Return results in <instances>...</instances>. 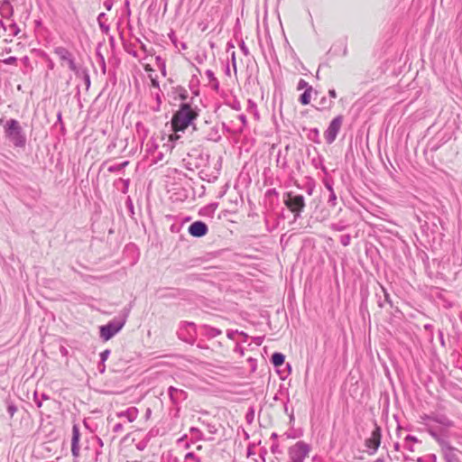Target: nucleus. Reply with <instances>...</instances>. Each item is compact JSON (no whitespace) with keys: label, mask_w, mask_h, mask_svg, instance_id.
Masks as SVG:
<instances>
[{"label":"nucleus","mask_w":462,"mask_h":462,"mask_svg":"<svg viewBox=\"0 0 462 462\" xmlns=\"http://www.w3.org/2000/svg\"><path fill=\"white\" fill-rule=\"evenodd\" d=\"M197 106H192L190 102H181L171 117V125L173 134L170 135L169 140L173 142L180 138L178 133H184L189 126L196 130L195 120L199 116Z\"/></svg>","instance_id":"nucleus-1"},{"label":"nucleus","mask_w":462,"mask_h":462,"mask_svg":"<svg viewBox=\"0 0 462 462\" xmlns=\"http://www.w3.org/2000/svg\"><path fill=\"white\" fill-rule=\"evenodd\" d=\"M132 306L129 304L125 306L119 313L118 317H116L112 320L108 321L106 325L99 327V336L104 341H108L114 337L126 323V320L131 312Z\"/></svg>","instance_id":"nucleus-2"},{"label":"nucleus","mask_w":462,"mask_h":462,"mask_svg":"<svg viewBox=\"0 0 462 462\" xmlns=\"http://www.w3.org/2000/svg\"><path fill=\"white\" fill-rule=\"evenodd\" d=\"M4 134L5 138L14 145V147H25L26 134L16 119L11 118L6 121L4 125Z\"/></svg>","instance_id":"nucleus-3"},{"label":"nucleus","mask_w":462,"mask_h":462,"mask_svg":"<svg viewBox=\"0 0 462 462\" xmlns=\"http://www.w3.org/2000/svg\"><path fill=\"white\" fill-rule=\"evenodd\" d=\"M283 203L287 208L294 215V220L300 217L306 203L305 198L301 194H297L293 191H287L283 194Z\"/></svg>","instance_id":"nucleus-4"},{"label":"nucleus","mask_w":462,"mask_h":462,"mask_svg":"<svg viewBox=\"0 0 462 462\" xmlns=\"http://www.w3.org/2000/svg\"><path fill=\"white\" fill-rule=\"evenodd\" d=\"M425 426L427 432L436 440L440 448H448V444H450L448 440L450 428L436 427L428 422H425Z\"/></svg>","instance_id":"nucleus-5"},{"label":"nucleus","mask_w":462,"mask_h":462,"mask_svg":"<svg viewBox=\"0 0 462 462\" xmlns=\"http://www.w3.org/2000/svg\"><path fill=\"white\" fill-rule=\"evenodd\" d=\"M310 451V447L304 441H298L289 448L291 462H304Z\"/></svg>","instance_id":"nucleus-6"},{"label":"nucleus","mask_w":462,"mask_h":462,"mask_svg":"<svg viewBox=\"0 0 462 462\" xmlns=\"http://www.w3.org/2000/svg\"><path fill=\"white\" fill-rule=\"evenodd\" d=\"M343 116L339 115L334 117L324 132V138L328 144L335 142L343 124Z\"/></svg>","instance_id":"nucleus-7"},{"label":"nucleus","mask_w":462,"mask_h":462,"mask_svg":"<svg viewBox=\"0 0 462 462\" xmlns=\"http://www.w3.org/2000/svg\"><path fill=\"white\" fill-rule=\"evenodd\" d=\"M422 421L428 422L430 424V422H435L439 424V427H446V428H453L454 427V421L451 420L447 415L442 413H430V414H424L420 417Z\"/></svg>","instance_id":"nucleus-8"},{"label":"nucleus","mask_w":462,"mask_h":462,"mask_svg":"<svg viewBox=\"0 0 462 462\" xmlns=\"http://www.w3.org/2000/svg\"><path fill=\"white\" fill-rule=\"evenodd\" d=\"M381 428L375 423L374 429L373 430L371 436L365 439V447L368 448L371 451H369L370 455L374 454L381 444Z\"/></svg>","instance_id":"nucleus-9"},{"label":"nucleus","mask_w":462,"mask_h":462,"mask_svg":"<svg viewBox=\"0 0 462 462\" xmlns=\"http://www.w3.org/2000/svg\"><path fill=\"white\" fill-rule=\"evenodd\" d=\"M53 52L60 58L61 61L68 64L69 69H75V59L73 54L65 47L58 46L55 47Z\"/></svg>","instance_id":"nucleus-10"},{"label":"nucleus","mask_w":462,"mask_h":462,"mask_svg":"<svg viewBox=\"0 0 462 462\" xmlns=\"http://www.w3.org/2000/svg\"><path fill=\"white\" fill-rule=\"evenodd\" d=\"M195 332V324L186 321L182 323L180 329L178 331V337L185 342H191Z\"/></svg>","instance_id":"nucleus-11"},{"label":"nucleus","mask_w":462,"mask_h":462,"mask_svg":"<svg viewBox=\"0 0 462 462\" xmlns=\"http://www.w3.org/2000/svg\"><path fill=\"white\" fill-rule=\"evenodd\" d=\"M188 230L193 237H202L207 235L208 227L205 222L197 220L189 225Z\"/></svg>","instance_id":"nucleus-12"},{"label":"nucleus","mask_w":462,"mask_h":462,"mask_svg":"<svg viewBox=\"0 0 462 462\" xmlns=\"http://www.w3.org/2000/svg\"><path fill=\"white\" fill-rule=\"evenodd\" d=\"M79 439H80V430L79 427L77 424L72 426V437H71V454L74 458H78L79 457Z\"/></svg>","instance_id":"nucleus-13"},{"label":"nucleus","mask_w":462,"mask_h":462,"mask_svg":"<svg viewBox=\"0 0 462 462\" xmlns=\"http://www.w3.org/2000/svg\"><path fill=\"white\" fill-rule=\"evenodd\" d=\"M168 394L171 402L174 405H178L180 402L186 400L188 396L187 393L184 390L176 388L174 386H170L168 388Z\"/></svg>","instance_id":"nucleus-14"},{"label":"nucleus","mask_w":462,"mask_h":462,"mask_svg":"<svg viewBox=\"0 0 462 462\" xmlns=\"http://www.w3.org/2000/svg\"><path fill=\"white\" fill-rule=\"evenodd\" d=\"M256 367H257L256 360L254 358H253L252 356H248L245 360V365L242 367L243 374H245V376H247V375L253 374L256 370Z\"/></svg>","instance_id":"nucleus-15"},{"label":"nucleus","mask_w":462,"mask_h":462,"mask_svg":"<svg viewBox=\"0 0 462 462\" xmlns=\"http://www.w3.org/2000/svg\"><path fill=\"white\" fill-rule=\"evenodd\" d=\"M138 415V410L135 407H130L125 411L117 413L119 418H125L127 421L133 422Z\"/></svg>","instance_id":"nucleus-16"},{"label":"nucleus","mask_w":462,"mask_h":462,"mask_svg":"<svg viewBox=\"0 0 462 462\" xmlns=\"http://www.w3.org/2000/svg\"><path fill=\"white\" fill-rule=\"evenodd\" d=\"M441 451L443 453L444 458L447 462H457V458L455 454V451H457V448L451 446V444H448V448H440Z\"/></svg>","instance_id":"nucleus-17"},{"label":"nucleus","mask_w":462,"mask_h":462,"mask_svg":"<svg viewBox=\"0 0 462 462\" xmlns=\"http://www.w3.org/2000/svg\"><path fill=\"white\" fill-rule=\"evenodd\" d=\"M200 333L209 338L216 337L221 334V330L216 328H212L207 325L200 327Z\"/></svg>","instance_id":"nucleus-18"},{"label":"nucleus","mask_w":462,"mask_h":462,"mask_svg":"<svg viewBox=\"0 0 462 462\" xmlns=\"http://www.w3.org/2000/svg\"><path fill=\"white\" fill-rule=\"evenodd\" d=\"M236 335H238L239 337H246V336H245L244 333H238L237 331H234L233 330V341L236 342V346L233 349V352L236 353V354H238L240 356H242L245 355V346L242 344H240L238 342V339L235 338Z\"/></svg>","instance_id":"nucleus-19"},{"label":"nucleus","mask_w":462,"mask_h":462,"mask_svg":"<svg viewBox=\"0 0 462 462\" xmlns=\"http://www.w3.org/2000/svg\"><path fill=\"white\" fill-rule=\"evenodd\" d=\"M285 356L280 352H274L271 356V362L275 367H279L284 364Z\"/></svg>","instance_id":"nucleus-20"},{"label":"nucleus","mask_w":462,"mask_h":462,"mask_svg":"<svg viewBox=\"0 0 462 462\" xmlns=\"http://www.w3.org/2000/svg\"><path fill=\"white\" fill-rule=\"evenodd\" d=\"M333 104L334 102L331 99H328L326 97H322L318 102L317 109L320 111L329 110Z\"/></svg>","instance_id":"nucleus-21"},{"label":"nucleus","mask_w":462,"mask_h":462,"mask_svg":"<svg viewBox=\"0 0 462 462\" xmlns=\"http://www.w3.org/2000/svg\"><path fill=\"white\" fill-rule=\"evenodd\" d=\"M382 292L383 294V300L381 299V297L377 294V296L379 297V300H378V306L380 308H383L384 307V304L385 303H388L390 305V307H393V301L390 298V294L386 291V290L382 287Z\"/></svg>","instance_id":"nucleus-22"},{"label":"nucleus","mask_w":462,"mask_h":462,"mask_svg":"<svg viewBox=\"0 0 462 462\" xmlns=\"http://www.w3.org/2000/svg\"><path fill=\"white\" fill-rule=\"evenodd\" d=\"M313 88H308L300 96L299 101L301 105L306 106L309 105L311 98V92Z\"/></svg>","instance_id":"nucleus-23"},{"label":"nucleus","mask_w":462,"mask_h":462,"mask_svg":"<svg viewBox=\"0 0 462 462\" xmlns=\"http://www.w3.org/2000/svg\"><path fill=\"white\" fill-rule=\"evenodd\" d=\"M206 76H207V78L208 79V82L211 84V87L214 89L217 90L218 87H219V84H218L217 79L215 77L214 72L212 70H210V69H208L206 71Z\"/></svg>","instance_id":"nucleus-24"},{"label":"nucleus","mask_w":462,"mask_h":462,"mask_svg":"<svg viewBox=\"0 0 462 462\" xmlns=\"http://www.w3.org/2000/svg\"><path fill=\"white\" fill-rule=\"evenodd\" d=\"M5 406H6V411L8 412L10 418H13L14 413L17 411V406L10 399H6L5 401Z\"/></svg>","instance_id":"nucleus-25"},{"label":"nucleus","mask_w":462,"mask_h":462,"mask_svg":"<svg viewBox=\"0 0 462 462\" xmlns=\"http://www.w3.org/2000/svg\"><path fill=\"white\" fill-rule=\"evenodd\" d=\"M40 56L47 62V67L50 70L54 69L55 64L51 57L43 51H40Z\"/></svg>","instance_id":"nucleus-26"},{"label":"nucleus","mask_w":462,"mask_h":462,"mask_svg":"<svg viewBox=\"0 0 462 462\" xmlns=\"http://www.w3.org/2000/svg\"><path fill=\"white\" fill-rule=\"evenodd\" d=\"M6 32H8L9 36H16L20 32V29H19L18 25L14 22H12L7 26V31Z\"/></svg>","instance_id":"nucleus-27"},{"label":"nucleus","mask_w":462,"mask_h":462,"mask_svg":"<svg viewBox=\"0 0 462 462\" xmlns=\"http://www.w3.org/2000/svg\"><path fill=\"white\" fill-rule=\"evenodd\" d=\"M309 138L316 143H320L319 129L318 128L310 129V134H309Z\"/></svg>","instance_id":"nucleus-28"},{"label":"nucleus","mask_w":462,"mask_h":462,"mask_svg":"<svg viewBox=\"0 0 462 462\" xmlns=\"http://www.w3.org/2000/svg\"><path fill=\"white\" fill-rule=\"evenodd\" d=\"M177 93L179 95V97L180 99L182 101V102H187L186 100L188 99L189 97V93L188 91L182 88V87H178L177 88Z\"/></svg>","instance_id":"nucleus-29"},{"label":"nucleus","mask_w":462,"mask_h":462,"mask_svg":"<svg viewBox=\"0 0 462 462\" xmlns=\"http://www.w3.org/2000/svg\"><path fill=\"white\" fill-rule=\"evenodd\" d=\"M70 70L73 71L78 78L81 79L84 77L85 73L88 71L87 68H79L77 64L75 65V69Z\"/></svg>","instance_id":"nucleus-30"},{"label":"nucleus","mask_w":462,"mask_h":462,"mask_svg":"<svg viewBox=\"0 0 462 462\" xmlns=\"http://www.w3.org/2000/svg\"><path fill=\"white\" fill-rule=\"evenodd\" d=\"M323 184H324L325 188L329 191V193L331 192V190H334V189H333L334 182H333L332 178L326 177L323 180Z\"/></svg>","instance_id":"nucleus-31"},{"label":"nucleus","mask_w":462,"mask_h":462,"mask_svg":"<svg viewBox=\"0 0 462 462\" xmlns=\"http://www.w3.org/2000/svg\"><path fill=\"white\" fill-rule=\"evenodd\" d=\"M254 419V411L253 407H249L245 413V420L248 423H252Z\"/></svg>","instance_id":"nucleus-32"},{"label":"nucleus","mask_w":462,"mask_h":462,"mask_svg":"<svg viewBox=\"0 0 462 462\" xmlns=\"http://www.w3.org/2000/svg\"><path fill=\"white\" fill-rule=\"evenodd\" d=\"M328 204L331 207H335L337 204V195L334 190H331L328 199Z\"/></svg>","instance_id":"nucleus-33"},{"label":"nucleus","mask_w":462,"mask_h":462,"mask_svg":"<svg viewBox=\"0 0 462 462\" xmlns=\"http://www.w3.org/2000/svg\"><path fill=\"white\" fill-rule=\"evenodd\" d=\"M308 88H312V87L310 86L309 83L306 80L300 79L299 80V82H298L297 89L298 90H301V89H305L306 90Z\"/></svg>","instance_id":"nucleus-34"},{"label":"nucleus","mask_w":462,"mask_h":462,"mask_svg":"<svg viewBox=\"0 0 462 462\" xmlns=\"http://www.w3.org/2000/svg\"><path fill=\"white\" fill-rule=\"evenodd\" d=\"M339 240H340V243L342 244V245L347 246L350 244L351 236H350V235H343L340 236Z\"/></svg>","instance_id":"nucleus-35"},{"label":"nucleus","mask_w":462,"mask_h":462,"mask_svg":"<svg viewBox=\"0 0 462 462\" xmlns=\"http://www.w3.org/2000/svg\"><path fill=\"white\" fill-rule=\"evenodd\" d=\"M5 13H8V14L13 13V7L11 6V5L9 3H6V5L2 6V8H1V14L3 16L5 15Z\"/></svg>","instance_id":"nucleus-36"},{"label":"nucleus","mask_w":462,"mask_h":462,"mask_svg":"<svg viewBox=\"0 0 462 462\" xmlns=\"http://www.w3.org/2000/svg\"><path fill=\"white\" fill-rule=\"evenodd\" d=\"M189 459L195 460L196 462H200V458L197 457L193 452H188L185 455V462H188Z\"/></svg>","instance_id":"nucleus-37"},{"label":"nucleus","mask_w":462,"mask_h":462,"mask_svg":"<svg viewBox=\"0 0 462 462\" xmlns=\"http://www.w3.org/2000/svg\"><path fill=\"white\" fill-rule=\"evenodd\" d=\"M217 204L212 203V204H209L208 207L204 208L203 210L205 211L206 214L214 213L215 210L217 209Z\"/></svg>","instance_id":"nucleus-38"},{"label":"nucleus","mask_w":462,"mask_h":462,"mask_svg":"<svg viewBox=\"0 0 462 462\" xmlns=\"http://www.w3.org/2000/svg\"><path fill=\"white\" fill-rule=\"evenodd\" d=\"M125 204H126L129 213L133 216L134 214V204H133V201L130 197L127 198Z\"/></svg>","instance_id":"nucleus-39"},{"label":"nucleus","mask_w":462,"mask_h":462,"mask_svg":"<svg viewBox=\"0 0 462 462\" xmlns=\"http://www.w3.org/2000/svg\"><path fill=\"white\" fill-rule=\"evenodd\" d=\"M110 353L111 352L109 349H106V350L102 351L99 355L100 356V363H105L107 360Z\"/></svg>","instance_id":"nucleus-40"},{"label":"nucleus","mask_w":462,"mask_h":462,"mask_svg":"<svg viewBox=\"0 0 462 462\" xmlns=\"http://www.w3.org/2000/svg\"><path fill=\"white\" fill-rule=\"evenodd\" d=\"M1 61L3 63H5V64H7V65H14V64H16L17 58L14 57V56H11V57H8L6 59L2 60Z\"/></svg>","instance_id":"nucleus-41"},{"label":"nucleus","mask_w":462,"mask_h":462,"mask_svg":"<svg viewBox=\"0 0 462 462\" xmlns=\"http://www.w3.org/2000/svg\"><path fill=\"white\" fill-rule=\"evenodd\" d=\"M118 180L123 183L122 192L126 193L129 189L130 180L128 179H119Z\"/></svg>","instance_id":"nucleus-42"},{"label":"nucleus","mask_w":462,"mask_h":462,"mask_svg":"<svg viewBox=\"0 0 462 462\" xmlns=\"http://www.w3.org/2000/svg\"><path fill=\"white\" fill-rule=\"evenodd\" d=\"M345 228H346V226L341 223H336V224L331 225V229L337 231V232H341V231L345 230Z\"/></svg>","instance_id":"nucleus-43"},{"label":"nucleus","mask_w":462,"mask_h":462,"mask_svg":"<svg viewBox=\"0 0 462 462\" xmlns=\"http://www.w3.org/2000/svg\"><path fill=\"white\" fill-rule=\"evenodd\" d=\"M85 85H86V88L88 89L89 87H90V83H91V80H90V76H89V73L88 71L87 73H85L84 77L82 78Z\"/></svg>","instance_id":"nucleus-44"},{"label":"nucleus","mask_w":462,"mask_h":462,"mask_svg":"<svg viewBox=\"0 0 462 462\" xmlns=\"http://www.w3.org/2000/svg\"><path fill=\"white\" fill-rule=\"evenodd\" d=\"M99 28H100L101 32L105 34H107L110 30V26L106 23H100Z\"/></svg>","instance_id":"nucleus-45"},{"label":"nucleus","mask_w":462,"mask_h":462,"mask_svg":"<svg viewBox=\"0 0 462 462\" xmlns=\"http://www.w3.org/2000/svg\"><path fill=\"white\" fill-rule=\"evenodd\" d=\"M123 430H124V425L120 422L116 423L113 427V432H115V433H120L123 431Z\"/></svg>","instance_id":"nucleus-46"},{"label":"nucleus","mask_w":462,"mask_h":462,"mask_svg":"<svg viewBox=\"0 0 462 462\" xmlns=\"http://www.w3.org/2000/svg\"><path fill=\"white\" fill-rule=\"evenodd\" d=\"M404 442L407 443H415L418 442V439L412 435H407L404 439Z\"/></svg>","instance_id":"nucleus-47"},{"label":"nucleus","mask_w":462,"mask_h":462,"mask_svg":"<svg viewBox=\"0 0 462 462\" xmlns=\"http://www.w3.org/2000/svg\"><path fill=\"white\" fill-rule=\"evenodd\" d=\"M271 452L273 454L281 453V451L279 449V444L277 442H274V443L272 444V446H271Z\"/></svg>","instance_id":"nucleus-48"},{"label":"nucleus","mask_w":462,"mask_h":462,"mask_svg":"<svg viewBox=\"0 0 462 462\" xmlns=\"http://www.w3.org/2000/svg\"><path fill=\"white\" fill-rule=\"evenodd\" d=\"M33 401L38 408H41L42 406V399L38 398L37 392L34 393Z\"/></svg>","instance_id":"nucleus-49"},{"label":"nucleus","mask_w":462,"mask_h":462,"mask_svg":"<svg viewBox=\"0 0 462 462\" xmlns=\"http://www.w3.org/2000/svg\"><path fill=\"white\" fill-rule=\"evenodd\" d=\"M97 23H98V25L100 26V23H106V13H100L97 16Z\"/></svg>","instance_id":"nucleus-50"},{"label":"nucleus","mask_w":462,"mask_h":462,"mask_svg":"<svg viewBox=\"0 0 462 462\" xmlns=\"http://www.w3.org/2000/svg\"><path fill=\"white\" fill-rule=\"evenodd\" d=\"M122 171V170H121V167H120L119 164L111 165L108 168V171L109 172H117V171Z\"/></svg>","instance_id":"nucleus-51"},{"label":"nucleus","mask_w":462,"mask_h":462,"mask_svg":"<svg viewBox=\"0 0 462 462\" xmlns=\"http://www.w3.org/2000/svg\"><path fill=\"white\" fill-rule=\"evenodd\" d=\"M150 79H151V85L152 87L155 88H160V85H159V81L156 78H152V76H150Z\"/></svg>","instance_id":"nucleus-52"},{"label":"nucleus","mask_w":462,"mask_h":462,"mask_svg":"<svg viewBox=\"0 0 462 462\" xmlns=\"http://www.w3.org/2000/svg\"><path fill=\"white\" fill-rule=\"evenodd\" d=\"M155 63L157 67L166 64L165 60L161 56L155 57Z\"/></svg>","instance_id":"nucleus-53"},{"label":"nucleus","mask_w":462,"mask_h":462,"mask_svg":"<svg viewBox=\"0 0 462 462\" xmlns=\"http://www.w3.org/2000/svg\"><path fill=\"white\" fill-rule=\"evenodd\" d=\"M237 119L240 121L242 125H245L246 124V116L244 114H241L237 116Z\"/></svg>","instance_id":"nucleus-54"},{"label":"nucleus","mask_w":462,"mask_h":462,"mask_svg":"<svg viewBox=\"0 0 462 462\" xmlns=\"http://www.w3.org/2000/svg\"><path fill=\"white\" fill-rule=\"evenodd\" d=\"M104 6L106 7V9L107 11H110V10L112 9L113 4H112V2H111V1H109V0H106V1L104 2Z\"/></svg>","instance_id":"nucleus-55"},{"label":"nucleus","mask_w":462,"mask_h":462,"mask_svg":"<svg viewBox=\"0 0 462 462\" xmlns=\"http://www.w3.org/2000/svg\"><path fill=\"white\" fill-rule=\"evenodd\" d=\"M328 96L330 97V99L332 100L333 98H336L337 97V92L335 89H329L328 90Z\"/></svg>","instance_id":"nucleus-56"},{"label":"nucleus","mask_w":462,"mask_h":462,"mask_svg":"<svg viewBox=\"0 0 462 462\" xmlns=\"http://www.w3.org/2000/svg\"><path fill=\"white\" fill-rule=\"evenodd\" d=\"M100 59H101V69H102V71H103V73H106V62H105L104 57L101 54H100Z\"/></svg>","instance_id":"nucleus-57"},{"label":"nucleus","mask_w":462,"mask_h":462,"mask_svg":"<svg viewBox=\"0 0 462 462\" xmlns=\"http://www.w3.org/2000/svg\"><path fill=\"white\" fill-rule=\"evenodd\" d=\"M239 109H240L239 102L233 98V110H239Z\"/></svg>","instance_id":"nucleus-58"},{"label":"nucleus","mask_w":462,"mask_h":462,"mask_svg":"<svg viewBox=\"0 0 462 462\" xmlns=\"http://www.w3.org/2000/svg\"><path fill=\"white\" fill-rule=\"evenodd\" d=\"M240 48L245 55L248 53V49L246 48L244 42H241Z\"/></svg>","instance_id":"nucleus-59"},{"label":"nucleus","mask_w":462,"mask_h":462,"mask_svg":"<svg viewBox=\"0 0 462 462\" xmlns=\"http://www.w3.org/2000/svg\"><path fill=\"white\" fill-rule=\"evenodd\" d=\"M158 69H160L162 76H166V64L159 66Z\"/></svg>","instance_id":"nucleus-60"},{"label":"nucleus","mask_w":462,"mask_h":462,"mask_svg":"<svg viewBox=\"0 0 462 462\" xmlns=\"http://www.w3.org/2000/svg\"><path fill=\"white\" fill-rule=\"evenodd\" d=\"M241 256L237 254H233V263H240Z\"/></svg>","instance_id":"nucleus-61"},{"label":"nucleus","mask_w":462,"mask_h":462,"mask_svg":"<svg viewBox=\"0 0 462 462\" xmlns=\"http://www.w3.org/2000/svg\"><path fill=\"white\" fill-rule=\"evenodd\" d=\"M155 99H156V103H158L159 105H162V97H161V95H160V93H159V92H157V93L155 94Z\"/></svg>","instance_id":"nucleus-62"},{"label":"nucleus","mask_w":462,"mask_h":462,"mask_svg":"<svg viewBox=\"0 0 462 462\" xmlns=\"http://www.w3.org/2000/svg\"><path fill=\"white\" fill-rule=\"evenodd\" d=\"M98 369H99L100 373H104L105 370H106L105 363H99L98 364Z\"/></svg>","instance_id":"nucleus-63"},{"label":"nucleus","mask_w":462,"mask_h":462,"mask_svg":"<svg viewBox=\"0 0 462 462\" xmlns=\"http://www.w3.org/2000/svg\"><path fill=\"white\" fill-rule=\"evenodd\" d=\"M223 111H225V107L223 106H219L216 108V113H217L218 115H221Z\"/></svg>","instance_id":"nucleus-64"}]
</instances>
